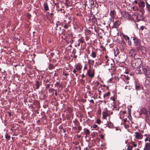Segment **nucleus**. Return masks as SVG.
I'll list each match as a JSON object with an SVG mask.
<instances>
[{
  "instance_id": "obj_15",
  "label": "nucleus",
  "mask_w": 150,
  "mask_h": 150,
  "mask_svg": "<svg viewBox=\"0 0 150 150\" xmlns=\"http://www.w3.org/2000/svg\"><path fill=\"white\" fill-rule=\"evenodd\" d=\"M135 133L136 134L135 137H136L138 139H140L142 138L141 137V134L139 132H135Z\"/></svg>"
},
{
  "instance_id": "obj_24",
  "label": "nucleus",
  "mask_w": 150,
  "mask_h": 150,
  "mask_svg": "<svg viewBox=\"0 0 150 150\" xmlns=\"http://www.w3.org/2000/svg\"><path fill=\"white\" fill-rule=\"evenodd\" d=\"M108 114L106 112H103V117L104 119H105L108 116Z\"/></svg>"
},
{
  "instance_id": "obj_2",
  "label": "nucleus",
  "mask_w": 150,
  "mask_h": 150,
  "mask_svg": "<svg viewBox=\"0 0 150 150\" xmlns=\"http://www.w3.org/2000/svg\"><path fill=\"white\" fill-rule=\"evenodd\" d=\"M142 62V61L140 59H134L132 61L131 64L133 67L137 69L140 66Z\"/></svg>"
},
{
  "instance_id": "obj_40",
  "label": "nucleus",
  "mask_w": 150,
  "mask_h": 150,
  "mask_svg": "<svg viewBox=\"0 0 150 150\" xmlns=\"http://www.w3.org/2000/svg\"><path fill=\"white\" fill-rule=\"evenodd\" d=\"M54 4L55 6H56V8H59V3H54Z\"/></svg>"
},
{
  "instance_id": "obj_54",
  "label": "nucleus",
  "mask_w": 150,
  "mask_h": 150,
  "mask_svg": "<svg viewBox=\"0 0 150 150\" xmlns=\"http://www.w3.org/2000/svg\"><path fill=\"white\" fill-rule=\"evenodd\" d=\"M127 42L128 43V44L131 45V42L130 41H129V40H128Z\"/></svg>"
},
{
  "instance_id": "obj_6",
  "label": "nucleus",
  "mask_w": 150,
  "mask_h": 150,
  "mask_svg": "<svg viewBox=\"0 0 150 150\" xmlns=\"http://www.w3.org/2000/svg\"><path fill=\"white\" fill-rule=\"evenodd\" d=\"M133 40H134V45L139 46L140 45L141 43L139 40L137 38H134L133 39Z\"/></svg>"
},
{
  "instance_id": "obj_7",
  "label": "nucleus",
  "mask_w": 150,
  "mask_h": 150,
  "mask_svg": "<svg viewBox=\"0 0 150 150\" xmlns=\"http://www.w3.org/2000/svg\"><path fill=\"white\" fill-rule=\"evenodd\" d=\"M126 59V57L125 55H121L119 58V60L120 62L123 63Z\"/></svg>"
},
{
  "instance_id": "obj_5",
  "label": "nucleus",
  "mask_w": 150,
  "mask_h": 150,
  "mask_svg": "<svg viewBox=\"0 0 150 150\" xmlns=\"http://www.w3.org/2000/svg\"><path fill=\"white\" fill-rule=\"evenodd\" d=\"M87 74L89 77L93 78L94 76V71L92 70L91 69H90L87 71Z\"/></svg>"
},
{
  "instance_id": "obj_43",
  "label": "nucleus",
  "mask_w": 150,
  "mask_h": 150,
  "mask_svg": "<svg viewBox=\"0 0 150 150\" xmlns=\"http://www.w3.org/2000/svg\"><path fill=\"white\" fill-rule=\"evenodd\" d=\"M54 90H55L54 88H50L49 89V92H52L53 91H54Z\"/></svg>"
},
{
  "instance_id": "obj_31",
  "label": "nucleus",
  "mask_w": 150,
  "mask_h": 150,
  "mask_svg": "<svg viewBox=\"0 0 150 150\" xmlns=\"http://www.w3.org/2000/svg\"><path fill=\"white\" fill-rule=\"evenodd\" d=\"M123 38H125V40L127 41L129 40V37L127 36L126 35H123Z\"/></svg>"
},
{
  "instance_id": "obj_64",
  "label": "nucleus",
  "mask_w": 150,
  "mask_h": 150,
  "mask_svg": "<svg viewBox=\"0 0 150 150\" xmlns=\"http://www.w3.org/2000/svg\"><path fill=\"white\" fill-rule=\"evenodd\" d=\"M123 113L124 114H125L126 113V112L125 111H124L123 112Z\"/></svg>"
},
{
  "instance_id": "obj_19",
  "label": "nucleus",
  "mask_w": 150,
  "mask_h": 150,
  "mask_svg": "<svg viewBox=\"0 0 150 150\" xmlns=\"http://www.w3.org/2000/svg\"><path fill=\"white\" fill-rule=\"evenodd\" d=\"M84 130L85 134L86 136L89 134L90 133V131L88 129L85 128Z\"/></svg>"
},
{
  "instance_id": "obj_12",
  "label": "nucleus",
  "mask_w": 150,
  "mask_h": 150,
  "mask_svg": "<svg viewBox=\"0 0 150 150\" xmlns=\"http://www.w3.org/2000/svg\"><path fill=\"white\" fill-rule=\"evenodd\" d=\"M129 54L130 57H134L136 55V53L134 50H132L129 52Z\"/></svg>"
},
{
  "instance_id": "obj_20",
  "label": "nucleus",
  "mask_w": 150,
  "mask_h": 150,
  "mask_svg": "<svg viewBox=\"0 0 150 150\" xmlns=\"http://www.w3.org/2000/svg\"><path fill=\"white\" fill-rule=\"evenodd\" d=\"M41 83L38 81H36V83L35 84V86L36 87V88L37 89H38L39 88L40 85Z\"/></svg>"
},
{
  "instance_id": "obj_11",
  "label": "nucleus",
  "mask_w": 150,
  "mask_h": 150,
  "mask_svg": "<svg viewBox=\"0 0 150 150\" xmlns=\"http://www.w3.org/2000/svg\"><path fill=\"white\" fill-rule=\"evenodd\" d=\"M145 120L149 125H150V114L146 115Z\"/></svg>"
},
{
  "instance_id": "obj_25",
  "label": "nucleus",
  "mask_w": 150,
  "mask_h": 150,
  "mask_svg": "<svg viewBox=\"0 0 150 150\" xmlns=\"http://www.w3.org/2000/svg\"><path fill=\"white\" fill-rule=\"evenodd\" d=\"M120 44L122 46H124L126 45V43L124 40L122 39L120 41Z\"/></svg>"
},
{
  "instance_id": "obj_60",
  "label": "nucleus",
  "mask_w": 150,
  "mask_h": 150,
  "mask_svg": "<svg viewBox=\"0 0 150 150\" xmlns=\"http://www.w3.org/2000/svg\"><path fill=\"white\" fill-rule=\"evenodd\" d=\"M148 137L146 138L145 139V142H146L148 140Z\"/></svg>"
},
{
  "instance_id": "obj_33",
  "label": "nucleus",
  "mask_w": 150,
  "mask_h": 150,
  "mask_svg": "<svg viewBox=\"0 0 150 150\" xmlns=\"http://www.w3.org/2000/svg\"><path fill=\"white\" fill-rule=\"evenodd\" d=\"M132 146L129 145L128 146L127 148V150H132Z\"/></svg>"
},
{
  "instance_id": "obj_4",
  "label": "nucleus",
  "mask_w": 150,
  "mask_h": 150,
  "mask_svg": "<svg viewBox=\"0 0 150 150\" xmlns=\"http://www.w3.org/2000/svg\"><path fill=\"white\" fill-rule=\"evenodd\" d=\"M90 4L91 7L92 8H94L95 7L97 8L98 6V5L96 1H92L91 0H90Z\"/></svg>"
},
{
  "instance_id": "obj_29",
  "label": "nucleus",
  "mask_w": 150,
  "mask_h": 150,
  "mask_svg": "<svg viewBox=\"0 0 150 150\" xmlns=\"http://www.w3.org/2000/svg\"><path fill=\"white\" fill-rule=\"evenodd\" d=\"M135 16L136 17H135L136 19L137 20V21H138L140 20L141 19V18H140L139 17H140L141 16L139 15L138 16L135 15Z\"/></svg>"
},
{
  "instance_id": "obj_8",
  "label": "nucleus",
  "mask_w": 150,
  "mask_h": 150,
  "mask_svg": "<svg viewBox=\"0 0 150 150\" xmlns=\"http://www.w3.org/2000/svg\"><path fill=\"white\" fill-rule=\"evenodd\" d=\"M138 5L139 8H143L145 6V4L144 2L143 1H140L138 2Z\"/></svg>"
},
{
  "instance_id": "obj_32",
  "label": "nucleus",
  "mask_w": 150,
  "mask_h": 150,
  "mask_svg": "<svg viewBox=\"0 0 150 150\" xmlns=\"http://www.w3.org/2000/svg\"><path fill=\"white\" fill-rule=\"evenodd\" d=\"M70 2L68 0H66L65 3H64L67 6H68L70 5Z\"/></svg>"
},
{
  "instance_id": "obj_27",
  "label": "nucleus",
  "mask_w": 150,
  "mask_h": 150,
  "mask_svg": "<svg viewBox=\"0 0 150 150\" xmlns=\"http://www.w3.org/2000/svg\"><path fill=\"white\" fill-rule=\"evenodd\" d=\"M113 125V124L112 123L110 122H108L107 124H106V126L108 127L109 128H111Z\"/></svg>"
},
{
  "instance_id": "obj_49",
  "label": "nucleus",
  "mask_w": 150,
  "mask_h": 150,
  "mask_svg": "<svg viewBox=\"0 0 150 150\" xmlns=\"http://www.w3.org/2000/svg\"><path fill=\"white\" fill-rule=\"evenodd\" d=\"M73 72L74 74H76V70L75 69H74L73 71Z\"/></svg>"
},
{
  "instance_id": "obj_46",
  "label": "nucleus",
  "mask_w": 150,
  "mask_h": 150,
  "mask_svg": "<svg viewBox=\"0 0 150 150\" xmlns=\"http://www.w3.org/2000/svg\"><path fill=\"white\" fill-rule=\"evenodd\" d=\"M97 125L96 124H94L93 126V128L95 129L97 127Z\"/></svg>"
},
{
  "instance_id": "obj_22",
  "label": "nucleus",
  "mask_w": 150,
  "mask_h": 150,
  "mask_svg": "<svg viewBox=\"0 0 150 150\" xmlns=\"http://www.w3.org/2000/svg\"><path fill=\"white\" fill-rule=\"evenodd\" d=\"M115 11L113 10H111L110 13V16L112 18H114L115 17L114 16Z\"/></svg>"
},
{
  "instance_id": "obj_1",
  "label": "nucleus",
  "mask_w": 150,
  "mask_h": 150,
  "mask_svg": "<svg viewBox=\"0 0 150 150\" xmlns=\"http://www.w3.org/2000/svg\"><path fill=\"white\" fill-rule=\"evenodd\" d=\"M137 71H138V73L144 74L147 76L150 72V71L148 70V66L145 65L142 67L140 66L137 68Z\"/></svg>"
},
{
  "instance_id": "obj_18",
  "label": "nucleus",
  "mask_w": 150,
  "mask_h": 150,
  "mask_svg": "<svg viewBox=\"0 0 150 150\" xmlns=\"http://www.w3.org/2000/svg\"><path fill=\"white\" fill-rule=\"evenodd\" d=\"M43 6L44 9L46 11H47L49 10V7L47 3H44Z\"/></svg>"
},
{
  "instance_id": "obj_26",
  "label": "nucleus",
  "mask_w": 150,
  "mask_h": 150,
  "mask_svg": "<svg viewBox=\"0 0 150 150\" xmlns=\"http://www.w3.org/2000/svg\"><path fill=\"white\" fill-rule=\"evenodd\" d=\"M141 87L139 86V84L137 83L135 85V88L137 90H139L141 89Z\"/></svg>"
},
{
  "instance_id": "obj_56",
  "label": "nucleus",
  "mask_w": 150,
  "mask_h": 150,
  "mask_svg": "<svg viewBox=\"0 0 150 150\" xmlns=\"http://www.w3.org/2000/svg\"><path fill=\"white\" fill-rule=\"evenodd\" d=\"M134 2L137 4V0H135V1H134Z\"/></svg>"
},
{
  "instance_id": "obj_45",
  "label": "nucleus",
  "mask_w": 150,
  "mask_h": 150,
  "mask_svg": "<svg viewBox=\"0 0 150 150\" xmlns=\"http://www.w3.org/2000/svg\"><path fill=\"white\" fill-rule=\"evenodd\" d=\"M128 113L130 115L131 114V109H129L128 108Z\"/></svg>"
},
{
  "instance_id": "obj_38",
  "label": "nucleus",
  "mask_w": 150,
  "mask_h": 150,
  "mask_svg": "<svg viewBox=\"0 0 150 150\" xmlns=\"http://www.w3.org/2000/svg\"><path fill=\"white\" fill-rule=\"evenodd\" d=\"M101 121L99 119H98L96 120V123L98 124H99L100 123Z\"/></svg>"
},
{
  "instance_id": "obj_62",
  "label": "nucleus",
  "mask_w": 150,
  "mask_h": 150,
  "mask_svg": "<svg viewBox=\"0 0 150 150\" xmlns=\"http://www.w3.org/2000/svg\"><path fill=\"white\" fill-rule=\"evenodd\" d=\"M101 47L103 50H105V48L104 47Z\"/></svg>"
},
{
  "instance_id": "obj_9",
  "label": "nucleus",
  "mask_w": 150,
  "mask_h": 150,
  "mask_svg": "<svg viewBox=\"0 0 150 150\" xmlns=\"http://www.w3.org/2000/svg\"><path fill=\"white\" fill-rule=\"evenodd\" d=\"M144 85L147 88L150 89V81L148 80H145Z\"/></svg>"
},
{
  "instance_id": "obj_35",
  "label": "nucleus",
  "mask_w": 150,
  "mask_h": 150,
  "mask_svg": "<svg viewBox=\"0 0 150 150\" xmlns=\"http://www.w3.org/2000/svg\"><path fill=\"white\" fill-rule=\"evenodd\" d=\"M134 142H132L131 143V144L134 147H135L137 146V144H134Z\"/></svg>"
},
{
  "instance_id": "obj_47",
  "label": "nucleus",
  "mask_w": 150,
  "mask_h": 150,
  "mask_svg": "<svg viewBox=\"0 0 150 150\" xmlns=\"http://www.w3.org/2000/svg\"><path fill=\"white\" fill-rule=\"evenodd\" d=\"M124 76L125 77L126 80H128L129 79V78L128 76H126L124 75Z\"/></svg>"
},
{
  "instance_id": "obj_63",
  "label": "nucleus",
  "mask_w": 150,
  "mask_h": 150,
  "mask_svg": "<svg viewBox=\"0 0 150 150\" xmlns=\"http://www.w3.org/2000/svg\"><path fill=\"white\" fill-rule=\"evenodd\" d=\"M96 86H98V85L99 84V83L98 82H96Z\"/></svg>"
},
{
  "instance_id": "obj_58",
  "label": "nucleus",
  "mask_w": 150,
  "mask_h": 150,
  "mask_svg": "<svg viewBox=\"0 0 150 150\" xmlns=\"http://www.w3.org/2000/svg\"><path fill=\"white\" fill-rule=\"evenodd\" d=\"M148 109L149 110V113L150 114V106L149 107Z\"/></svg>"
},
{
  "instance_id": "obj_36",
  "label": "nucleus",
  "mask_w": 150,
  "mask_h": 150,
  "mask_svg": "<svg viewBox=\"0 0 150 150\" xmlns=\"http://www.w3.org/2000/svg\"><path fill=\"white\" fill-rule=\"evenodd\" d=\"M5 137L6 139H10L11 137L10 136L6 134L5 136Z\"/></svg>"
},
{
  "instance_id": "obj_10",
  "label": "nucleus",
  "mask_w": 150,
  "mask_h": 150,
  "mask_svg": "<svg viewBox=\"0 0 150 150\" xmlns=\"http://www.w3.org/2000/svg\"><path fill=\"white\" fill-rule=\"evenodd\" d=\"M120 22L119 21H117L114 22L112 28H117L120 25Z\"/></svg>"
},
{
  "instance_id": "obj_23",
  "label": "nucleus",
  "mask_w": 150,
  "mask_h": 150,
  "mask_svg": "<svg viewBox=\"0 0 150 150\" xmlns=\"http://www.w3.org/2000/svg\"><path fill=\"white\" fill-rule=\"evenodd\" d=\"M146 8L149 12H150V5L146 1Z\"/></svg>"
},
{
  "instance_id": "obj_37",
  "label": "nucleus",
  "mask_w": 150,
  "mask_h": 150,
  "mask_svg": "<svg viewBox=\"0 0 150 150\" xmlns=\"http://www.w3.org/2000/svg\"><path fill=\"white\" fill-rule=\"evenodd\" d=\"M110 99L111 100H113L114 101H115V96H113L111 97Z\"/></svg>"
},
{
  "instance_id": "obj_51",
  "label": "nucleus",
  "mask_w": 150,
  "mask_h": 150,
  "mask_svg": "<svg viewBox=\"0 0 150 150\" xmlns=\"http://www.w3.org/2000/svg\"><path fill=\"white\" fill-rule=\"evenodd\" d=\"M63 74L65 76H67L69 75V74H68V73H65V74H64V72H63Z\"/></svg>"
},
{
  "instance_id": "obj_21",
  "label": "nucleus",
  "mask_w": 150,
  "mask_h": 150,
  "mask_svg": "<svg viewBox=\"0 0 150 150\" xmlns=\"http://www.w3.org/2000/svg\"><path fill=\"white\" fill-rule=\"evenodd\" d=\"M114 54L115 56H116L119 53V51L117 48H116L114 49Z\"/></svg>"
},
{
  "instance_id": "obj_30",
  "label": "nucleus",
  "mask_w": 150,
  "mask_h": 150,
  "mask_svg": "<svg viewBox=\"0 0 150 150\" xmlns=\"http://www.w3.org/2000/svg\"><path fill=\"white\" fill-rule=\"evenodd\" d=\"M91 56L93 58H95L96 56V52H95L93 51L91 54Z\"/></svg>"
},
{
  "instance_id": "obj_53",
  "label": "nucleus",
  "mask_w": 150,
  "mask_h": 150,
  "mask_svg": "<svg viewBox=\"0 0 150 150\" xmlns=\"http://www.w3.org/2000/svg\"><path fill=\"white\" fill-rule=\"evenodd\" d=\"M59 82H57L55 84V86L56 85H59Z\"/></svg>"
},
{
  "instance_id": "obj_48",
  "label": "nucleus",
  "mask_w": 150,
  "mask_h": 150,
  "mask_svg": "<svg viewBox=\"0 0 150 150\" xmlns=\"http://www.w3.org/2000/svg\"><path fill=\"white\" fill-rule=\"evenodd\" d=\"M50 86V84H47L46 85V88H48Z\"/></svg>"
},
{
  "instance_id": "obj_44",
  "label": "nucleus",
  "mask_w": 150,
  "mask_h": 150,
  "mask_svg": "<svg viewBox=\"0 0 150 150\" xmlns=\"http://www.w3.org/2000/svg\"><path fill=\"white\" fill-rule=\"evenodd\" d=\"M78 129L79 131H80L81 130L82 128L81 126H79L78 127Z\"/></svg>"
},
{
  "instance_id": "obj_17",
  "label": "nucleus",
  "mask_w": 150,
  "mask_h": 150,
  "mask_svg": "<svg viewBox=\"0 0 150 150\" xmlns=\"http://www.w3.org/2000/svg\"><path fill=\"white\" fill-rule=\"evenodd\" d=\"M141 51L143 54H145L146 52V48L143 46H142L141 48Z\"/></svg>"
},
{
  "instance_id": "obj_57",
  "label": "nucleus",
  "mask_w": 150,
  "mask_h": 150,
  "mask_svg": "<svg viewBox=\"0 0 150 150\" xmlns=\"http://www.w3.org/2000/svg\"><path fill=\"white\" fill-rule=\"evenodd\" d=\"M8 115H9V116H10V117L11 115V113L9 112H8Z\"/></svg>"
},
{
  "instance_id": "obj_50",
  "label": "nucleus",
  "mask_w": 150,
  "mask_h": 150,
  "mask_svg": "<svg viewBox=\"0 0 150 150\" xmlns=\"http://www.w3.org/2000/svg\"><path fill=\"white\" fill-rule=\"evenodd\" d=\"M90 102L91 103H92L93 104L94 103L93 100V99H91V100H90Z\"/></svg>"
},
{
  "instance_id": "obj_42",
  "label": "nucleus",
  "mask_w": 150,
  "mask_h": 150,
  "mask_svg": "<svg viewBox=\"0 0 150 150\" xmlns=\"http://www.w3.org/2000/svg\"><path fill=\"white\" fill-rule=\"evenodd\" d=\"M62 11V12L63 13H64V12H65V11H64V9H62V8H61V9L59 10L58 11Z\"/></svg>"
},
{
  "instance_id": "obj_39",
  "label": "nucleus",
  "mask_w": 150,
  "mask_h": 150,
  "mask_svg": "<svg viewBox=\"0 0 150 150\" xmlns=\"http://www.w3.org/2000/svg\"><path fill=\"white\" fill-rule=\"evenodd\" d=\"M132 8L133 10H134V11H136L138 9L137 7H136L134 6L132 7Z\"/></svg>"
},
{
  "instance_id": "obj_3",
  "label": "nucleus",
  "mask_w": 150,
  "mask_h": 150,
  "mask_svg": "<svg viewBox=\"0 0 150 150\" xmlns=\"http://www.w3.org/2000/svg\"><path fill=\"white\" fill-rule=\"evenodd\" d=\"M122 14L123 15V17L125 18L130 19L131 18V16L127 11H124L122 12Z\"/></svg>"
},
{
  "instance_id": "obj_14",
  "label": "nucleus",
  "mask_w": 150,
  "mask_h": 150,
  "mask_svg": "<svg viewBox=\"0 0 150 150\" xmlns=\"http://www.w3.org/2000/svg\"><path fill=\"white\" fill-rule=\"evenodd\" d=\"M144 150H150V143H146L144 148Z\"/></svg>"
},
{
  "instance_id": "obj_13",
  "label": "nucleus",
  "mask_w": 150,
  "mask_h": 150,
  "mask_svg": "<svg viewBox=\"0 0 150 150\" xmlns=\"http://www.w3.org/2000/svg\"><path fill=\"white\" fill-rule=\"evenodd\" d=\"M141 113L142 114L146 115H149L148 113V111L145 108H143L142 109Z\"/></svg>"
},
{
  "instance_id": "obj_52",
  "label": "nucleus",
  "mask_w": 150,
  "mask_h": 150,
  "mask_svg": "<svg viewBox=\"0 0 150 150\" xmlns=\"http://www.w3.org/2000/svg\"><path fill=\"white\" fill-rule=\"evenodd\" d=\"M54 91H55V95L56 96H57V90H54Z\"/></svg>"
},
{
  "instance_id": "obj_41",
  "label": "nucleus",
  "mask_w": 150,
  "mask_h": 150,
  "mask_svg": "<svg viewBox=\"0 0 150 150\" xmlns=\"http://www.w3.org/2000/svg\"><path fill=\"white\" fill-rule=\"evenodd\" d=\"M68 27V25H67V23H65L64 26V28H65L67 29Z\"/></svg>"
},
{
  "instance_id": "obj_61",
  "label": "nucleus",
  "mask_w": 150,
  "mask_h": 150,
  "mask_svg": "<svg viewBox=\"0 0 150 150\" xmlns=\"http://www.w3.org/2000/svg\"><path fill=\"white\" fill-rule=\"evenodd\" d=\"M98 112L99 114H100L101 112V110L100 109L98 110Z\"/></svg>"
},
{
  "instance_id": "obj_28",
  "label": "nucleus",
  "mask_w": 150,
  "mask_h": 150,
  "mask_svg": "<svg viewBox=\"0 0 150 150\" xmlns=\"http://www.w3.org/2000/svg\"><path fill=\"white\" fill-rule=\"evenodd\" d=\"M92 22H94L95 23H96V19L95 16L93 15L92 18L91 19Z\"/></svg>"
},
{
  "instance_id": "obj_55",
  "label": "nucleus",
  "mask_w": 150,
  "mask_h": 150,
  "mask_svg": "<svg viewBox=\"0 0 150 150\" xmlns=\"http://www.w3.org/2000/svg\"><path fill=\"white\" fill-rule=\"evenodd\" d=\"M127 118H125V119H124V120H123V121H124V122H127Z\"/></svg>"
},
{
  "instance_id": "obj_59",
  "label": "nucleus",
  "mask_w": 150,
  "mask_h": 150,
  "mask_svg": "<svg viewBox=\"0 0 150 150\" xmlns=\"http://www.w3.org/2000/svg\"><path fill=\"white\" fill-rule=\"evenodd\" d=\"M85 77V76L84 74H82V78H83Z\"/></svg>"
},
{
  "instance_id": "obj_16",
  "label": "nucleus",
  "mask_w": 150,
  "mask_h": 150,
  "mask_svg": "<svg viewBox=\"0 0 150 150\" xmlns=\"http://www.w3.org/2000/svg\"><path fill=\"white\" fill-rule=\"evenodd\" d=\"M75 67L76 69L77 70L80 71L81 69L82 66L79 63L77 64Z\"/></svg>"
},
{
  "instance_id": "obj_34",
  "label": "nucleus",
  "mask_w": 150,
  "mask_h": 150,
  "mask_svg": "<svg viewBox=\"0 0 150 150\" xmlns=\"http://www.w3.org/2000/svg\"><path fill=\"white\" fill-rule=\"evenodd\" d=\"M110 93L109 92H108L104 94L103 95V97L105 98L106 96H109Z\"/></svg>"
}]
</instances>
